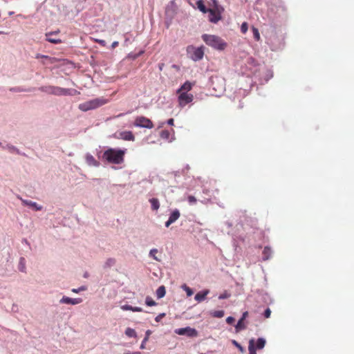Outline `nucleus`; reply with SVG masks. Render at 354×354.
Listing matches in <instances>:
<instances>
[{
  "label": "nucleus",
  "mask_w": 354,
  "mask_h": 354,
  "mask_svg": "<svg viewBox=\"0 0 354 354\" xmlns=\"http://www.w3.org/2000/svg\"><path fill=\"white\" fill-rule=\"evenodd\" d=\"M54 91L53 92V95H71V90L68 88H64L59 86H54Z\"/></svg>",
  "instance_id": "9d476101"
},
{
  "label": "nucleus",
  "mask_w": 354,
  "mask_h": 354,
  "mask_svg": "<svg viewBox=\"0 0 354 354\" xmlns=\"http://www.w3.org/2000/svg\"><path fill=\"white\" fill-rule=\"evenodd\" d=\"M62 304H71V305H76L79 304L82 302V299L81 298H75L72 299L66 296H64L60 301Z\"/></svg>",
  "instance_id": "9b49d317"
},
{
  "label": "nucleus",
  "mask_w": 354,
  "mask_h": 354,
  "mask_svg": "<svg viewBox=\"0 0 354 354\" xmlns=\"http://www.w3.org/2000/svg\"><path fill=\"white\" fill-rule=\"evenodd\" d=\"M145 303L149 306H153L156 304V303L150 297H147Z\"/></svg>",
  "instance_id": "2f4dec72"
},
{
  "label": "nucleus",
  "mask_w": 354,
  "mask_h": 354,
  "mask_svg": "<svg viewBox=\"0 0 354 354\" xmlns=\"http://www.w3.org/2000/svg\"><path fill=\"white\" fill-rule=\"evenodd\" d=\"M234 322V318L232 317H227L226 319V322L228 324H232Z\"/></svg>",
  "instance_id": "37998d69"
},
{
  "label": "nucleus",
  "mask_w": 354,
  "mask_h": 354,
  "mask_svg": "<svg viewBox=\"0 0 354 354\" xmlns=\"http://www.w3.org/2000/svg\"><path fill=\"white\" fill-rule=\"evenodd\" d=\"M127 149L109 148L104 151L102 158L110 164L120 165L124 162Z\"/></svg>",
  "instance_id": "f257e3e1"
},
{
  "label": "nucleus",
  "mask_w": 354,
  "mask_h": 354,
  "mask_svg": "<svg viewBox=\"0 0 354 354\" xmlns=\"http://www.w3.org/2000/svg\"><path fill=\"white\" fill-rule=\"evenodd\" d=\"M158 253L157 249H151L149 252V256L151 257L155 260H158L156 254Z\"/></svg>",
  "instance_id": "72a5a7b5"
},
{
  "label": "nucleus",
  "mask_w": 354,
  "mask_h": 354,
  "mask_svg": "<svg viewBox=\"0 0 354 354\" xmlns=\"http://www.w3.org/2000/svg\"><path fill=\"white\" fill-rule=\"evenodd\" d=\"M252 31L253 33L254 38L256 41H259L261 39L260 33L259 32L258 28L252 26Z\"/></svg>",
  "instance_id": "a878e982"
},
{
  "label": "nucleus",
  "mask_w": 354,
  "mask_h": 354,
  "mask_svg": "<svg viewBox=\"0 0 354 354\" xmlns=\"http://www.w3.org/2000/svg\"><path fill=\"white\" fill-rule=\"evenodd\" d=\"M134 125L139 127L152 129L153 124L151 120L144 116H138L135 119Z\"/></svg>",
  "instance_id": "0eeeda50"
},
{
  "label": "nucleus",
  "mask_w": 354,
  "mask_h": 354,
  "mask_svg": "<svg viewBox=\"0 0 354 354\" xmlns=\"http://www.w3.org/2000/svg\"><path fill=\"white\" fill-rule=\"evenodd\" d=\"M153 210H158L160 207V203L157 198H153L149 200Z\"/></svg>",
  "instance_id": "6ab92c4d"
},
{
  "label": "nucleus",
  "mask_w": 354,
  "mask_h": 354,
  "mask_svg": "<svg viewBox=\"0 0 354 354\" xmlns=\"http://www.w3.org/2000/svg\"><path fill=\"white\" fill-rule=\"evenodd\" d=\"M202 39L207 45L216 50H223L227 46V43L216 35L204 34L202 36Z\"/></svg>",
  "instance_id": "f03ea898"
},
{
  "label": "nucleus",
  "mask_w": 354,
  "mask_h": 354,
  "mask_svg": "<svg viewBox=\"0 0 354 354\" xmlns=\"http://www.w3.org/2000/svg\"><path fill=\"white\" fill-rule=\"evenodd\" d=\"M54 86H42L39 88L42 92H45L48 94H52L54 91Z\"/></svg>",
  "instance_id": "393cba45"
},
{
  "label": "nucleus",
  "mask_w": 354,
  "mask_h": 354,
  "mask_svg": "<svg viewBox=\"0 0 354 354\" xmlns=\"http://www.w3.org/2000/svg\"><path fill=\"white\" fill-rule=\"evenodd\" d=\"M198 8L203 12V13H206L208 12V9L206 8V6H205L203 1L199 0L196 3Z\"/></svg>",
  "instance_id": "b1692460"
},
{
  "label": "nucleus",
  "mask_w": 354,
  "mask_h": 354,
  "mask_svg": "<svg viewBox=\"0 0 354 354\" xmlns=\"http://www.w3.org/2000/svg\"><path fill=\"white\" fill-rule=\"evenodd\" d=\"M224 311L221 310H214L213 312L211 313V315L212 317H217V318H221L224 316Z\"/></svg>",
  "instance_id": "cd10ccee"
},
{
  "label": "nucleus",
  "mask_w": 354,
  "mask_h": 354,
  "mask_svg": "<svg viewBox=\"0 0 354 354\" xmlns=\"http://www.w3.org/2000/svg\"><path fill=\"white\" fill-rule=\"evenodd\" d=\"M86 160L88 165L94 167H98L100 165V162L95 159V158L90 154H87L86 156Z\"/></svg>",
  "instance_id": "2eb2a0df"
},
{
  "label": "nucleus",
  "mask_w": 354,
  "mask_h": 354,
  "mask_svg": "<svg viewBox=\"0 0 354 354\" xmlns=\"http://www.w3.org/2000/svg\"><path fill=\"white\" fill-rule=\"evenodd\" d=\"M165 294L166 290L164 286H160L156 290V296L158 299L162 298Z\"/></svg>",
  "instance_id": "aec40b11"
},
{
  "label": "nucleus",
  "mask_w": 354,
  "mask_h": 354,
  "mask_svg": "<svg viewBox=\"0 0 354 354\" xmlns=\"http://www.w3.org/2000/svg\"><path fill=\"white\" fill-rule=\"evenodd\" d=\"M178 94V102L180 107L185 106L187 104L192 102L194 100V95L192 93L186 92L177 93Z\"/></svg>",
  "instance_id": "423d86ee"
},
{
  "label": "nucleus",
  "mask_w": 354,
  "mask_h": 354,
  "mask_svg": "<svg viewBox=\"0 0 354 354\" xmlns=\"http://www.w3.org/2000/svg\"><path fill=\"white\" fill-rule=\"evenodd\" d=\"M165 316V313H161V314L158 315L155 318L156 322H160V321L162 319V318H163Z\"/></svg>",
  "instance_id": "79ce46f5"
},
{
  "label": "nucleus",
  "mask_w": 354,
  "mask_h": 354,
  "mask_svg": "<svg viewBox=\"0 0 354 354\" xmlns=\"http://www.w3.org/2000/svg\"><path fill=\"white\" fill-rule=\"evenodd\" d=\"M180 216V213L178 209L174 210L171 214H170L169 219L172 222L174 223L176 221Z\"/></svg>",
  "instance_id": "a211bd4d"
},
{
  "label": "nucleus",
  "mask_w": 354,
  "mask_h": 354,
  "mask_svg": "<svg viewBox=\"0 0 354 354\" xmlns=\"http://www.w3.org/2000/svg\"><path fill=\"white\" fill-rule=\"evenodd\" d=\"M56 33H57V32H52L46 33V40L52 44H55L62 43V40L60 39H55L54 37H52V36Z\"/></svg>",
  "instance_id": "4468645a"
},
{
  "label": "nucleus",
  "mask_w": 354,
  "mask_h": 354,
  "mask_svg": "<svg viewBox=\"0 0 354 354\" xmlns=\"http://www.w3.org/2000/svg\"><path fill=\"white\" fill-rule=\"evenodd\" d=\"M175 333L179 335H186L189 337H194L198 336V332L195 328L189 326L175 330Z\"/></svg>",
  "instance_id": "6e6552de"
},
{
  "label": "nucleus",
  "mask_w": 354,
  "mask_h": 354,
  "mask_svg": "<svg viewBox=\"0 0 354 354\" xmlns=\"http://www.w3.org/2000/svg\"><path fill=\"white\" fill-rule=\"evenodd\" d=\"M201 354H205V353H201Z\"/></svg>",
  "instance_id": "864d4df0"
},
{
  "label": "nucleus",
  "mask_w": 354,
  "mask_h": 354,
  "mask_svg": "<svg viewBox=\"0 0 354 354\" xmlns=\"http://www.w3.org/2000/svg\"><path fill=\"white\" fill-rule=\"evenodd\" d=\"M24 205L33 207L36 210H41V206L38 205L35 202L27 200H21Z\"/></svg>",
  "instance_id": "f3484780"
},
{
  "label": "nucleus",
  "mask_w": 354,
  "mask_h": 354,
  "mask_svg": "<svg viewBox=\"0 0 354 354\" xmlns=\"http://www.w3.org/2000/svg\"><path fill=\"white\" fill-rule=\"evenodd\" d=\"M209 290H205L203 291L198 292V293L196 294L194 299L198 302H201L205 299V298H206L207 295L209 294Z\"/></svg>",
  "instance_id": "ddd939ff"
},
{
  "label": "nucleus",
  "mask_w": 354,
  "mask_h": 354,
  "mask_svg": "<svg viewBox=\"0 0 354 354\" xmlns=\"http://www.w3.org/2000/svg\"><path fill=\"white\" fill-rule=\"evenodd\" d=\"M214 3L215 8L208 9L207 12L209 13V21L216 24L221 19V12L223 11V8L216 4V0L214 1Z\"/></svg>",
  "instance_id": "39448f33"
},
{
  "label": "nucleus",
  "mask_w": 354,
  "mask_h": 354,
  "mask_svg": "<svg viewBox=\"0 0 354 354\" xmlns=\"http://www.w3.org/2000/svg\"><path fill=\"white\" fill-rule=\"evenodd\" d=\"M173 223L169 220L168 219L166 222H165V226L167 227H169L171 224H172Z\"/></svg>",
  "instance_id": "09e8293b"
},
{
  "label": "nucleus",
  "mask_w": 354,
  "mask_h": 354,
  "mask_svg": "<svg viewBox=\"0 0 354 354\" xmlns=\"http://www.w3.org/2000/svg\"><path fill=\"white\" fill-rule=\"evenodd\" d=\"M187 52L189 58L195 62L202 59L204 56V50L203 46L196 48L194 46H189L187 48Z\"/></svg>",
  "instance_id": "20e7f679"
},
{
  "label": "nucleus",
  "mask_w": 354,
  "mask_h": 354,
  "mask_svg": "<svg viewBox=\"0 0 354 354\" xmlns=\"http://www.w3.org/2000/svg\"><path fill=\"white\" fill-rule=\"evenodd\" d=\"M131 311H133V312H142V308H141L140 307H133L132 306Z\"/></svg>",
  "instance_id": "a18cd8bd"
},
{
  "label": "nucleus",
  "mask_w": 354,
  "mask_h": 354,
  "mask_svg": "<svg viewBox=\"0 0 354 354\" xmlns=\"http://www.w3.org/2000/svg\"><path fill=\"white\" fill-rule=\"evenodd\" d=\"M271 249L269 247H265L263 250V260H268L271 256Z\"/></svg>",
  "instance_id": "5701e85b"
},
{
  "label": "nucleus",
  "mask_w": 354,
  "mask_h": 354,
  "mask_svg": "<svg viewBox=\"0 0 354 354\" xmlns=\"http://www.w3.org/2000/svg\"><path fill=\"white\" fill-rule=\"evenodd\" d=\"M248 312L245 311L243 313L241 318L239 320L236 325L235 326V329L236 332H239L240 330H244L246 328V325L244 323V320L248 317Z\"/></svg>",
  "instance_id": "1a4fd4ad"
},
{
  "label": "nucleus",
  "mask_w": 354,
  "mask_h": 354,
  "mask_svg": "<svg viewBox=\"0 0 354 354\" xmlns=\"http://www.w3.org/2000/svg\"><path fill=\"white\" fill-rule=\"evenodd\" d=\"M173 67H174V68H178L176 65H173Z\"/></svg>",
  "instance_id": "3c124183"
},
{
  "label": "nucleus",
  "mask_w": 354,
  "mask_h": 354,
  "mask_svg": "<svg viewBox=\"0 0 354 354\" xmlns=\"http://www.w3.org/2000/svg\"><path fill=\"white\" fill-rule=\"evenodd\" d=\"M232 343L241 352V353H243L244 352V348H243V346L239 344L238 343L236 340H232Z\"/></svg>",
  "instance_id": "f704fd0d"
},
{
  "label": "nucleus",
  "mask_w": 354,
  "mask_h": 354,
  "mask_svg": "<svg viewBox=\"0 0 354 354\" xmlns=\"http://www.w3.org/2000/svg\"><path fill=\"white\" fill-rule=\"evenodd\" d=\"M124 354H135V352H134V353H129V352H127V353H124Z\"/></svg>",
  "instance_id": "8fccbe9b"
},
{
  "label": "nucleus",
  "mask_w": 354,
  "mask_h": 354,
  "mask_svg": "<svg viewBox=\"0 0 354 354\" xmlns=\"http://www.w3.org/2000/svg\"><path fill=\"white\" fill-rule=\"evenodd\" d=\"M248 351H249V354H257L254 339H251L249 341Z\"/></svg>",
  "instance_id": "412c9836"
},
{
  "label": "nucleus",
  "mask_w": 354,
  "mask_h": 354,
  "mask_svg": "<svg viewBox=\"0 0 354 354\" xmlns=\"http://www.w3.org/2000/svg\"><path fill=\"white\" fill-rule=\"evenodd\" d=\"M265 345H266V340L263 338H259L257 340L256 345L254 344L256 350L263 348Z\"/></svg>",
  "instance_id": "4be33fe9"
},
{
  "label": "nucleus",
  "mask_w": 354,
  "mask_h": 354,
  "mask_svg": "<svg viewBox=\"0 0 354 354\" xmlns=\"http://www.w3.org/2000/svg\"><path fill=\"white\" fill-rule=\"evenodd\" d=\"M151 330H147V332H146V336H145V337L144 338V339L142 340V344H141V345H140V348H141V349H144V348H145V344H146V342L148 341L149 337V335H151Z\"/></svg>",
  "instance_id": "bb28decb"
},
{
  "label": "nucleus",
  "mask_w": 354,
  "mask_h": 354,
  "mask_svg": "<svg viewBox=\"0 0 354 354\" xmlns=\"http://www.w3.org/2000/svg\"><path fill=\"white\" fill-rule=\"evenodd\" d=\"M24 268L23 267L22 268H21V269H20V270H21V271H22V272H24Z\"/></svg>",
  "instance_id": "603ef678"
},
{
  "label": "nucleus",
  "mask_w": 354,
  "mask_h": 354,
  "mask_svg": "<svg viewBox=\"0 0 354 354\" xmlns=\"http://www.w3.org/2000/svg\"><path fill=\"white\" fill-rule=\"evenodd\" d=\"M122 309L124 310H131L132 306L129 305H124L122 306Z\"/></svg>",
  "instance_id": "c03bdc74"
},
{
  "label": "nucleus",
  "mask_w": 354,
  "mask_h": 354,
  "mask_svg": "<svg viewBox=\"0 0 354 354\" xmlns=\"http://www.w3.org/2000/svg\"><path fill=\"white\" fill-rule=\"evenodd\" d=\"M264 317L266 318H269L270 317V315H271V310L269 308H268L267 309H266V310L264 311Z\"/></svg>",
  "instance_id": "a19ab883"
},
{
  "label": "nucleus",
  "mask_w": 354,
  "mask_h": 354,
  "mask_svg": "<svg viewBox=\"0 0 354 354\" xmlns=\"http://www.w3.org/2000/svg\"><path fill=\"white\" fill-rule=\"evenodd\" d=\"M187 201L190 204H194L196 203V198L194 196H189Z\"/></svg>",
  "instance_id": "58836bf2"
},
{
  "label": "nucleus",
  "mask_w": 354,
  "mask_h": 354,
  "mask_svg": "<svg viewBox=\"0 0 354 354\" xmlns=\"http://www.w3.org/2000/svg\"><path fill=\"white\" fill-rule=\"evenodd\" d=\"M160 137L163 139L168 140L170 137V132L168 130H163L160 133Z\"/></svg>",
  "instance_id": "c756f323"
},
{
  "label": "nucleus",
  "mask_w": 354,
  "mask_h": 354,
  "mask_svg": "<svg viewBox=\"0 0 354 354\" xmlns=\"http://www.w3.org/2000/svg\"><path fill=\"white\" fill-rule=\"evenodd\" d=\"M182 287L185 290L188 297H190L193 295V291L189 287L187 286L186 285H183Z\"/></svg>",
  "instance_id": "473e14b6"
},
{
  "label": "nucleus",
  "mask_w": 354,
  "mask_h": 354,
  "mask_svg": "<svg viewBox=\"0 0 354 354\" xmlns=\"http://www.w3.org/2000/svg\"><path fill=\"white\" fill-rule=\"evenodd\" d=\"M118 44H119L118 41H113L111 44V48H115L118 46Z\"/></svg>",
  "instance_id": "de8ad7c7"
},
{
  "label": "nucleus",
  "mask_w": 354,
  "mask_h": 354,
  "mask_svg": "<svg viewBox=\"0 0 354 354\" xmlns=\"http://www.w3.org/2000/svg\"><path fill=\"white\" fill-rule=\"evenodd\" d=\"M193 86V84H192L189 81H186L177 90V93H188L190 90H192Z\"/></svg>",
  "instance_id": "f8f14e48"
},
{
  "label": "nucleus",
  "mask_w": 354,
  "mask_h": 354,
  "mask_svg": "<svg viewBox=\"0 0 354 354\" xmlns=\"http://www.w3.org/2000/svg\"><path fill=\"white\" fill-rule=\"evenodd\" d=\"M125 335L129 337H133L136 336V332L133 328H127L125 330Z\"/></svg>",
  "instance_id": "c85d7f7f"
},
{
  "label": "nucleus",
  "mask_w": 354,
  "mask_h": 354,
  "mask_svg": "<svg viewBox=\"0 0 354 354\" xmlns=\"http://www.w3.org/2000/svg\"><path fill=\"white\" fill-rule=\"evenodd\" d=\"M115 263V259L110 258V259H108L106 260V261L105 262V266L108 267V268H110V267L114 266Z\"/></svg>",
  "instance_id": "7c9ffc66"
},
{
  "label": "nucleus",
  "mask_w": 354,
  "mask_h": 354,
  "mask_svg": "<svg viewBox=\"0 0 354 354\" xmlns=\"http://www.w3.org/2000/svg\"><path fill=\"white\" fill-rule=\"evenodd\" d=\"M86 290V288L85 286H81L79 288H73L71 290V291L73 292H75V293H78L80 292V291H84V290Z\"/></svg>",
  "instance_id": "4c0bfd02"
},
{
  "label": "nucleus",
  "mask_w": 354,
  "mask_h": 354,
  "mask_svg": "<svg viewBox=\"0 0 354 354\" xmlns=\"http://www.w3.org/2000/svg\"><path fill=\"white\" fill-rule=\"evenodd\" d=\"M120 137L124 140L133 141L135 136L131 131H124L120 133Z\"/></svg>",
  "instance_id": "dca6fc26"
},
{
  "label": "nucleus",
  "mask_w": 354,
  "mask_h": 354,
  "mask_svg": "<svg viewBox=\"0 0 354 354\" xmlns=\"http://www.w3.org/2000/svg\"><path fill=\"white\" fill-rule=\"evenodd\" d=\"M230 297V294L228 293L227 291L224 292L223 294H221L218 297L219 299H224L229 298Z\"/></svg>",
  "instance_id": "e433bc0d"
},
{
  "label": "nucleus",
  "mask_w": 354,
  "mask_h": 354,
  "mask_svg": "<svg viewBox=\"0 0 354 354\" xmlns=\"http://www.w3.org/2000/svg\"><path fill=\"white\" fill-rule=\"evenodd\" d=\"M167 124H168L169 125L173 126V125H174V119H173V118H170V119H169V120H167Z\"/></svg>",
  "instance_id": "49530a36"
},
{
  "label": "nucleus",
  "mask_w": 354,
  "mask_h": 354,
  "mask_svg": "<svg viewBox=\"0 0 354 354\" xmlns=\"http://www.w3.org/2000/svg\"><path fill=\"white\" fill-rule=\"evenodd\" d=\"M95 41L98 43L102 46H106V41L103 39H95Z\"/></svg>",
  "instance_id": "ea45409f"
},
{
  "label": "nucleus",
  "mask_w": 354,
  "mask_h": 354,
  "mask_svg": "<svg viewBox=\"0 0 354 354\" xmlns=\"http://www.w3.org/2000/svg\"><path fill=\"white\" fill-rule=\"evenodd\" d=\"M107 103V100L100 97L95 98L79 104V109L82 111H87L100 107Z\"/></svg>",
  "instance_id": "7ed1b4c3"
},
{
  "label": "nucleus",
  "mask_w": 354,
  "mask_h": 354,
  "mask_svg": "<svg viewBox=\"0 0 354 354\" xmlns=\"http://www.w3.org/2000/svg\"><path fill=\"white\" fill-rule=\"evenodd\" d=\"M248 23L247 22H243L241 24V32L243 33V34L246 33V32L248 31Z\"/></svg>",
  "instance_id": "c9c22d12"
}]
</instances>
